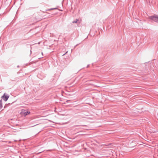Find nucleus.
<instances>
[{
	"instance_id": "1",
	"label": "nucleus",
	"mask_w": 158,
	"mask_h": 158,
	"mask_svg": "<svg viewBox=\"0 0 158 158\" xmlns=\"http://www.w3.org/2000/svg\"><path fill=\"white\" fill-rule=\"evenodd\" d=\"M150 18L152 20L158 23V16L156 15L152 16L150 17Z\"/></svg>"
},
{
	"instance_id": "2",
	"label": "nucleus",
	"mask_w": 158,
	"mask_h": 158,
	"mask_svg": "<svg viewBox=\"0 0 158 158\" xmlns=\"http://www.w3.org/2000/svg\"><path fill=\"white\" fill-rule=\"evenodd\" d=\"M6 94L5 93H4L3 95L1 97V98L5 101H7L9 97V96Z\"/></svg>"
},
{
	"instance_id": "3",
	"label": "nucleus",
	"mask_w": 158,
	"mask_h": 158,
	"mask_svg": "<svg viewBox=\"0 0 158 158\" xmlns=\"http://www.w3.org/2000/svg\"><path fill=\"white\" fill-rule=\"evenodd\" d=\"M29 113H30V112L28 111H26L24 113V115L25 116H26Z\"/></svg>"
},
{
	"instance_id": "4",
	"label": "nucleus",
	"mask_w": 158,
	"mask_h": 158,
	"mask_svg": "<svg viewBox=\"0 0 158 158\" xmlns=\"http://www.w3.org/2000/svg\"><path fill=\"white\" fill-rule=\"evenodd\" d=\"M78 21V19H76V20L74 21L73 22V23H77V21Z\"/></svg>"
},
{
	"instance_id": "5",
	"label": "nucleus",
	"mask_w": 158,
	"mask_h": 158,
	"mask_svg": "<svg viewBox=\"0 0 158 158\" xmlns=\"http://www.w3.org/2000/svg\"><path fill=\"white\" fill-rule=\"evenodd\" d=\"M2 107V104H0V109H1Z\"/></svg>"
},
{
	"instance_id": "6",
	"label": "nucleus",
	"mask_w": 158,
	"mask_h": 158,
	"mask_svg": "<svg viewBox=\"0 0 158 158\" xmlns=\"http://www.w3.org/2000/svg\"><path fill=\"white\" fill-rule=\"evenodd\" d=\"M56 9V8H51V9H49L48 10H52Z\"/></svg>"
},
{
	"instance_id": "7",
	"label": "nucleus",
	"mask_w": 158,
	"mask_h": 158,
	"mask_svg": "<svg viewBox=\"0 0 158 158\" xmlns=\"http://www.w3.org/2000/svg\"><path fill=\"white\" fill-rule=\"evenodd\" d=\"M0 104L2 105V99L0 100Z\"/></svg>"
},
{
	"instance_id": "8",
	"label": "nucleus",
	"mask_w": 158,
	"mask_h": 158,
	"mask_svg": "<svg viewBox=\"0 0 158 158\" xmlns=\"http://www.w3.org/2000/svg\"><path fill=\"white\" fill-rule=\"evenodd\" d=\"M12 81H15V79H12Z\"/></svg>"
},
{
	"instance_id": "9",
	"label": "nucleus",
	"mask_w": 158,
	"mask_h": 158,
	"mask_svg": "<svg viewBox=\"0 0 158 158\" xmlns=\"http://www.w3.org/2000/svg\"><path fill=\"white\" fill-rule=\"evenodd\" d=\"M89 66V65H88L87 67L88 68Z\"/></svg>"
},
{
	"instance_id": "10",
	"label": "nucleus",
	"mask_w": 158,
	"mask_h": 158,
	"mask_svg": "<svg viewBox=\"0 0 158 158\" xmlns=\"http://www.w3.org/2000/svg\"><path fill=\"white\" fill-rule=\"evenodd\" d=\"M68 101H68V100H67V101H66V102H68Z\"/></svg>"
},
{
	"instance_id": "11",
	"label": "nucleus",
	"mask_w": 158,
	"mask_h": 158,
	"mask_svg": "<svg viewBox=\"0 0 158 158\" xmlns=\"http://www.w3.org/2000/svg\"><path fill=\"white\" fill-rule=\"evenodd\" d=\"M67 52H66L65 53V54H64L63 55H64L65 54H66Z\"/></svg>"
}]
</instances>
